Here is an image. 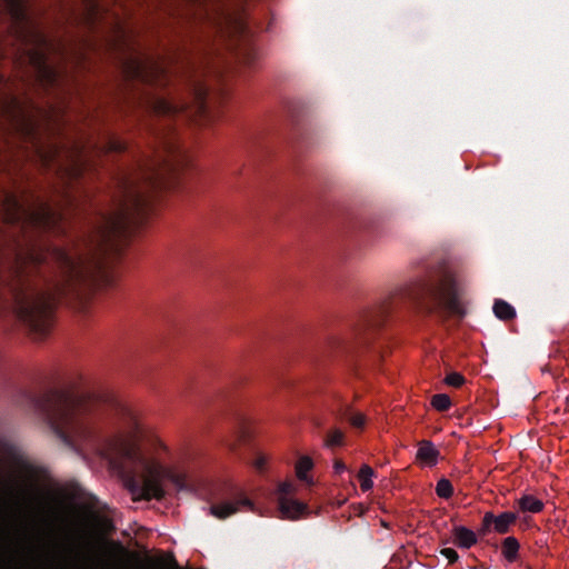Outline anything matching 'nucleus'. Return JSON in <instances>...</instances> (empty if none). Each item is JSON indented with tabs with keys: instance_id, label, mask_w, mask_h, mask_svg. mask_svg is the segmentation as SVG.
Segmentation results:
<instances>
[{
	"instance_id": "nucleus-1",
	"label": "nucleus",
	"mask_w": 569,
	"mask_h": 569,
	"mask_svg": "<svg viewBox=\"0 0 569 569\" xmlns=\"http://www.w3.org/2000/svg\"><path fill=\"white\" fill-rule=\"evenodd\" d=\"M156 139L157 146L136 151L130 166L119 172V194L111 209L98 212L86 239L88 252L32 244L18 250L6 268L0 267V316L11 313L36 339H42L52 328L58 301L79 299L103 276L104 256L142 222L152 194L167 188L179 170V147L171 138ZM0 216L7 223L39 229H50L62 219L49 203L27 208L9 191L0 194Z\"/></svg>"
},
{
	"instance_id": "nucleus-2",
	"label": "nucleus",
	"mask_w": 569,
	"mask_h": 569,
	"mask_svg": "<svg viewBox=\"0 0 569 569\" xmlns=\"http://www.w3.org/2000/svg\"><path fill=\"white\" fill-rule=\"evenodd\" d=\"M409 306L442 321L450 316L463 318L466 315L452 272L446 266L437 264L423 277L398 288L379 306L366 311L353 330V340L343 342L340 348L352 356L369 350L387 320Z\"/></svg>"
},
{
	"instance_id": "nucleus-3",
	"label": "nucleus",
	"mask_w": 569,
	"mask_h": 569,
	"mask_svg": "<svg viewBox=\"0 0 569 569\" xmlns=\"http://www.w3.org/2000/svg\"><path fill=\"white\" fill-rule=\"evenodd\" d=\"M30 402L57 438L74 450L80 447L96 449L101 445L97 420L107 410L121 415L132 429L139 428L138 418L130 408L77 386L49 388L30 396Z\"/></svg>"
},
{
	"instance_id": "nucleus-4",
	"label": "nucleus",
	"mask_w": 569,
	"mask_h": 569,
	"mask_svg": "<svg viewBox=\"0 0 569 569\" xmlns=\"http://www.w3.org/2000/svg\"><path fill=\"white\" fill-rule=\"evenodd\" d=\"M190 23L207 24L216 32H224V28H230L236 38L237 59L248 67L254 63L258 51L252 42L253 31L249 14L244 12L243 16L234 17L219 0H190Z\"/></svg>"
},
{
	"instance_id": "nucleus-5",
	"label": "nucleus",
	"mask_w": 569,
	"mask_h": 569,
	"mask_svg": "<svg viewBox=\"0 0 569 569\" xmlns=\"http://www.w3.org/2000/svg\"><path fill=\"white\" fill-rule=\"evenodd\" d=\"M142 472L139 480V489L146 500H160L164 497L162 480H168L179 490L188 489L187 476L173 469L162 466L160 462L147 459L138 453Z\"/></svg>"
},
{
	"instance_id": "nucleus-6",
	"label": "nucleus",
	"mask_w": 569,
	"mask_h": 569,
	"mask_svg": "<svg viewBox=\"0 0 569 569\" xmlns=\"http://www.w3.org/2000/svg\"><path fill=\"white\" fill-rule=\"evenodd\" d=\"M0 16L6 20V31L13 41L21 46L46 44V40L28 18L24 0H0Z\"/></svg>"
},
{
	"instance_id": "nucleus-7",
	"label": "nucleus",
	"mask_w": 569,
	"mask_h": 569,
	"mask_svg": "<svg viewBox=\"0 0 569 569\" xmlns=\"http://www.w3.org/2000/svg\"><path fill=\"white\" fill-rule=\"evenodd\" d=\"M208 495L211 501L210 515L219 520L229 518L242 507L254 511L252 501L238 486L230 481L213 482L209 487Z\"/></svg>"
},
{
	"instance_id": "nucleus-8",
	"label": "nucleus",
	"mask_w": 569,
	"mask_h": 569,
	"mask_svg": "<svg viewBox=\"0 0 569 569\" xmlns=\"http://www.w3.org/2000/svg\"><path fill=\"white\" fill-rule=\"evenodd\" d=\"M122 71L128 80L150 86H158L167 80L166 67L142 53H132L126 58L122 61Z\"/></svg>"
},
{
	"instance_id": "nucleus-9",
	"label": "nucleus",
	"mask_w": 569,
	"mask_h": 569,
	"mask_svg": "<svg viewBox=\"0 0 569 569\" xmlns=\"http://www.w3.org/2000/svg\"><path fill=\"white\" fill-rule=\"evenodd\" d=\"M0 557L10 566H19L27 569H52L50 562L34 557L32 550H21L17 541H13L7 530H0Z\"/></svg>"
},
{
	"instance_id": "nucleus-10",
	"label": "nucleus",
	"mask_w": 569,
	"mask_h": 569,
	"mask_svg": "<svg viewBox=\"0 0 569 569\" xmlns=\"http://www.w3.org/2000/svg\"><path fill=\"white\" fill-rule=\"evenodd\" d=\"M0 453L3 459L28 482L31 487H38L46 476V470L33 465L23 451L13 443L0 442Z\"/></svg>"
},
{
	"instance_id": "nucleus-11",
	"label": "nucleus",
	"mask_w": 569,
	"mask_h": 569,
	"mask_svg": "<svg viewBox=\"0 0 569 569\" xmlns=\"http://www.w3.org/2000/svg\"><path fill=\"white\" fill-rule=\"evenodd\" d=\"M29 59L32 63L38 81L46 90H53L60 87L61 81L63 80L62 72L48 61V58L41 48L30 50Z\"/></svg>"
},
{
	"instance_id": "nucleus-12",
	"label": "nucleus",
	"mask_w": 569,
	"mask_h": 569,
	"mask_svg": "<svg viewBox=\"0 0 569 569\" xmlns=\"http://www.w3.org/2000/svg\"><path fill=\"white\" fill-rule=\"evenodd\" d=\"M295 486L291 482H282L279 485V510L283 518L298 519L307 510V505L291 498Z\"/></svg>"
},
{
	"instance_id": "nucleus-13",
	"label": "nucleus",
	"mask_w": 569,
	"mask_h": 569,
	"mask_svg": "<svg viewBox=\"0 0 569 569\" xmlns=\"http://www.w3.org/2000/svg\"><path fill=\"white\" fill-rule=\"evenodd\" d=\"M517 519L518 515L511 511H506L500 515H495L493 512L488 511L483 515L478 533L480 536H486L491 530L499 535L508 533Z\"/></svg>"
},
{
	"instance_id": "nucleus-14",
	"label": "nucleus",
	"mask_w": 569,
	"mask_h": 569,
	"mask_svg": "<svg viewBox=\"0 0 569 569\" xmlns=\"http://www.w3.org/2000/svg\"><path fill=\"white\" fill-rule=\"evenodd\" d=\"M70 157L71 163L66 168H63L62 164H59L58 169L64 170L70 179L78 180L82 176L87 166H89L87 156L84 154V147L78 144L74 146V149L71 152Z\"/></svg>"
},
{
	"instance_id": "nucleus-15",
	"label": "nucleus",
	"mask_w": 569,
	"mask_h": 569,
	"mask_svg": "<svg viewBox=\"0 0 569 569\" xmlns=\"http://www.w3.org/2000/svg\"><path fill=\"white\" fill-rule=\"evenodd\" d=\"M452 541L461 549H470L478 542L477 533L463 526H456L452 529Z\"/></svg>"
},
{
	"instance_id": "nucleus-16",
	"label": "nucleus",
	"mask_w": 569,
	"mask_h": 569,
	"mask_svg": "<svg viewBox=\"0 0 569 569\" xmlns=\"http://www.w3.org/2000/svg\"><path fill=\"white\" fill-rule=\"evenodd\" d=\"M94 149L98 154H120L127 152L129 146L126 141L121 140L120 138H117L114 136H108L100 144H96Z\"/></svg>"
},
{
	"instance_id": "nucleus-17",
	"label": "nucleus",
	"mask_w": 569,
	"mask_h": 569,
	"mask_svg": "<svg viewBox=\"0 0 569 569\" xmlns=\"http://www.w3.org/2000/svg\"><path fill=\"white\" fill-rule=\"evenodd\" d=\"M151 107L157 114L166 117L176 116L186 110L184 104L176 103L166 98H156Z\"/></svg>"
},
{
	"instance_id": "nucleus-18",
	"label": "nucleus",
	"mask_w": 569,
	"mask_h": 569,
	"mask_svg": "<svg viewBox=\"0 0 569 569\" xmlns=\"http://www.w3.org/2000/svg\"><path fill=\"white\" fill-rule=\"evenodd\" d=\"M440 452L430 440L419 442L417 459L426 462L428 466H435Z\"/></svg>"
},
{
	"instance_id": "nucleus-19",
	"label": "nucleus",
	"mask_w": 569,
	"mask_h": 569,
	"mask_svg": "<svg viewBox=\"0 0 569 569\" xmlns=\"http://www.w3.org/2000/svg\"><path fill=\"white\" fill-rule=\"evenodd\" d=\"M251 439V430L246 422L241 421L238 429L234 431L232 439L228 440L226 446L230 451L236 452L240 445L249 443Z\"/></svg>"
},
{
	"instance_id": "nucleus-20",
	"label": "nucleus",
	"mask_w": 569,
	"mask_h": 569,
	"mask_svg": "<svg viewBox=\"0 0 569 569\" xmlns=\"http://www.w3.org/2000/svg\"><path fill=\"white\" fill-rule=\"evenodd\" d=\"M520 543L517 538L509 536L501 542V552L505 559L509 562H513L518 558Z\"/></svg>"
},
{
	"instance_id": "nucleus-21",
	"label": "nucleus",
	"mask_w": 569,
	"mask_h": 569,
	"mask_svg": "<svg viewBox=\"0 0 569 569\" xmlns=\"http://www.w3.org/2000/svg\"><path fill=\"white\" fill-rule=\"evenodd\" d=\"M522 512L538 513L543 509V502L531 495H525L518 500Z\"/></svg>"
},
{
	"instance_id": "nucleus-22",
	"label": "nucleus",
	"mask_w": 569,
	"mask_h": 569,
	"mask_svg": "<svg viewBox=\"0 0 569 569\" xmlns=\"http://www.w3.org/2000/svg\"><path fill=\"white\" fill-rule=\"evenodd\" d=\"M495 316L503 321L511 320L516 317L515 308L502 299H497L493 303Z\"/></svg>"
},
{
	"instance_id": "nucleus-23",
	"label": "nucleus",
	"mask_w": 569,
	"mask_h": 569,
	"mask_svg": "<svg viewBox=\"0 0 569 569\" xmlns=\"http://www.w3.org/2000/svg\"><path fill=\"white\" fill-rule=\"evenodd\" d=\"M312 467L313 462L310 457H301L296 466V472L299 480L307 482L309 485L312 483V481L308 477V472L312 469Z\"/></svg>"
},
{
	"instance_id": "nucleus-24",
	"label": "nucleus",
	"mask_w": 569,
	"mask_h": 569,
	"mask_svg": "<svg viewBox=\"0 0 569 569\" xmlns=\"http://www.w3.org/2000/svg\"><path fill=\"white\" fill-rule=\"evenodd\" d=\"M375 471L368 465H363L358 473V478L360 480V487L362 491H368L373 487L372 476Z\"/></svg>"
},
{
	"instance_id": "nucleus-25",
	"label": "nucleus",
	"mask_w": 569,
	"mask_h": 569,
	"mask_svg": "<svg viewBox=\"0 0 569 569\" xmlns=\"http://www.w3.org/2000/svg\"><path fill=\"white\" fill-rule=\"evenodd\" d=\"M436 493L443 499H449L453 495L452 483L447 478H441L436 485Z\"/></svg>"
},
{
	"instance_id": "nucleus-26",
	"label": "nucleus",
	"mask_w": 569,
	"mask_h": 569,
	"mask_svg": "<svg viewBox=\"0 0 569 569\" xmlns=\"http://www.w3.org/2000/svg\"><path fill=\"white\" fill-rule=\"evenodd\" d=\"M431 405L438 411H447L451 407V400L446 393H437L431 398Z\"/></svg>"
},
{
	"instance_id": "nucleus-27",
	"label": "nucleus",
	"mask_w": 569,
	"mask_h": 569,
	"mask_svg": "<svg viewBox=\"0 0 569 569\" xmlns=\"http://www.w3.org/2000/svg\"><path fill=\"white\" fill-rule=\"evenodd\" d=\"M345 439V433L339 429L330 430L325 439L326 446L333 448L342 446Z\"/></svg>"
},
{
	"instance_id": "nucleus-28",
	"label": "nucleus",
	"mask_w": 569,
	"mask_h": 569,
	"mask_svg": "<svg viewBox=\"0 0 569 569\" xmlns=\"http://www.w3.org/2000/svg\"><path fill=\"white\" fill-rule=\"evenodd\" d=\"M346 416L349 422L356 428H362L366 422V417L360 412H352L351 409H348Z\"/></svg>"
},
{
	"instance_id": "nucleus-29",
	"label": "nucleus",
	"mask_w": 569,
	"mask_h": 569,
	"mask_svg": "<svg viewBox=\"0 0 569 569\" xmlns=\"http://www.w3.org/2000/svg\"><path fill=\"white\" fill-rule=\"evenodd\" d=\"M445 382L448 386L460 388L466 382V378L459 372H450L445 378Z\"/></svg>"
},
{
	"instance_id": "nucleus-30",
	"label": "nucleus",
	"mask_w": 569,
	"mask_h": 569,
	"mask_svg": "<svg viewBox=\"0 0 569 569\" xmlns=\"http://www.w3.org/2000/svg\"><path fill=\"white\" fill-rule=\"evenodd\" d=\"M38 152H39V156H40L41 160L46 164L50 166L51 164L50 162L56 161L54 158H57L59 156L60 151H59L58 147H53L50 152H44L42 150H39Z\"/></svg>"
},
{
	"instance_id": "nucleus-31",
	"label": "nucleus",
	"mask_w": 569,
	"mask_h": 569,
	"mask_svg": "<svg viewBox=\"0 0 569 569\" xmlns=\"http://www.w3.org/2000/svg\"><path fill=\"white\" fill-rule=\"evenodd\" d=\"M440 553L448 559L449 563H455L459 559V555L453 548H443Z\"/></svg>"
},
{
	"instance_id": "nucleus-32",
	"label": "nucleus",
	"mask_w": 569,
	"mask_h": 569,
	"mask_svg": "<svg viewBox=\"0 0 569 569\" xmlns=\"http://www.w3.org/2000/svg\"><path fill=\"white\" fill-rule=\"evenodd\" d=\"M270 387L276 389L277 387H289L291 385V380L283 378L281 376L274 377L273 381L270 382Z\"/></svg>"
},
{
	"instance_id": "nucleus-33",
	"label": "nucleus",
	"mask_w": 569,
	"mask_h": 569,
	"mask_svg": "<svg viewBox=\"0 0 569 569\" xmlns=\"http://www.w3.org/2000/svg\"><path fill=\"white\" fill-rule=\"evenodd\" d=\"M267 463V459L264 456L258 453L256 459H254V462H253V466L254 468L259 471V472H262L264 470V466Z\"/></svg>"
},
{
	"instance_id": "nucleus-34",
	"label": "nucleus",
	"mask_w": 569,
	"mask_h": 569,
	"mask_svg": "<svg viewBox=\"0 0 569 569\" xmlns=\"http://www.w3.org/2000/svg\"><path fill=\"white\" fill-rule=\"evenodd\" d=\"M335 473L341 475L347 470L346 465L341 460H336L333 465Z\"/></svg>"
},
{
	"instance_id": "nucleus-35",
	"label": "nucleus",
	"mask_w": 569,
	"mask_h": 569,
	"mask_svg": "<svg viewBox=\"0 0 569 569\" xmlns=\"http://www.w3.org/2000/svg\"><path fill=\"white\" fill-rule=\"evenodd\" d=\"M112 546L117 548L118 551L126 552V549L122 547L120 542H112Z\"/></svg>"
},
{
	"instance_id": "nucleus-36",
	"label": "nucleus",
	"mask_w": 569,
	"mask_h": 569,
	"mask_svg": "<svg viewBox=\"0 0 569 569\" xmlns=\"http://www.w3.org/2000/svg\"><path fill=\"white\" fill-rule=\"evenodd\" d=\"M198 98H199V100H203L201 91L198 92ZM200 104H201L200 108L203 109L204 108V102L200 101Z\"/></svg>"
},
{
	"instance_id": "nucleus-37",
	"label": "nucleus",
	"mask_w": 569,
	"mask_h": 569,
	"mask_svg": "<svg viewBox=\"0 0 569 569\" xmlns=\"http://www.w3.org/2000/svg\"><path fill=\"white\" fill-rule=\"evenodd\" d=\"M375 353H376L377 358H381L382 357L380 350H376Z\"/></svg>"
},
{
	"instance_id": "nucleus-38",
	"label": "nucleus",
	"mask_w": 569,
	"mask_h": 569,
	"mask_svg": "<svg viewBox=\"0 0 569 569\" xmlns=\"http://www.w3.org/2000/svg\"><path fill=\"white\" fill-rule=\"evenodd\" d=\"M173 565H174L176 569H180L174 559H173Z\"/></svg>"
}]
</instances>
